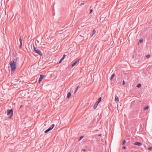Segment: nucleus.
Returning a JSON list of instances; mask_svg holds the SVG:
<instances>
[{"instance_id":"a878e982","label":"nucleus","mask_w":152,"mask_h":152,"mask_svg":"<svg viewBox=\"0 0 152 152\" xmlns=\"http://www.w3.org/2000/svg\"><path fill=\"white\" fill-rule=\"evenodd\" d=\"M22 45L21 44H20V45L19 46V49H21L22 48Z\"/></svg>"},{"instance_id":"c756f323","label":"nucleus","mask_w":152,"mask_h":152,"mask_svg":"<svg viewBox=\"0 0 152 152\" xmlns=\"http://www.w3.org/2000/svg\"><path fill=\"white\" fill-rule=\"evenodd\" d=\"M63 59H62V58H61V59L60 60V61H59V63H58L59 64H60V63L61 61H62V60H63Z\"/></svg>"},{"instance_id":"4468645a","label":"nucleus","mask_w":152,"mask_h":152,"mask_svg":"<svg viewBox=\"0 0 152 152\" xmlns=\"http://www.w3.org/2000/svg\"><path fill=\"white\" fill-rule=\"evenodd\" d=\"M115 76V74H113L110 77V80H112V79Z\"/></svg>"},{"instance_id":"bb28decb","label":"nucleus","mask_w":152,"mask_h":152,"mask_svg":"<svg viewBox=\"0 0 152 152\" xmlns=\"http://www.w3.org/2000/svg\"><path fill=\"white\" fill-rule=\"evenodd\" d=\"M122 84L124 85L125 84V82L124 80H123V81Z\"/></svg>"},{"instance_id":"5701e85b","label":"nucleus","mask_w":152,"mask_h":152,"mask_svg":"<svg viewBox=\"0 0 152 152\" xmlns=\"http://www.w3.org/2000/svg\"><path fill=\"white\" fill-rule=\"evenodd\" d=\"M83 136H81L80 137V139H79V140L80 141V140H81L83 138Z\"/></svg>"},{"instance_id":"c85d7f7f","label":"nucleus","mask_w":152,"mask_h":152,"mask_svg":"<svg viewBox=\"0 0 152 152\" xmlns=\"http://www.w3.org/2000/svg\"><path fill=\"white\" fill-rule=\"evenodd\" d=\"M63 59H62V58H61V59L60 60V61H59V63H58L59 64H60V63L61 61H62V60H63Z\"/></svg>"},{"instance_id":"f257e3e1","label":"nucleus","mask_w":152,"mask_h":152,"mask_svg":"<svg viewBox=\"0 0 152 152\" xmlns=\"http://www.w3.org/2000/svg\"><path fill=\"white\" fill-rule=\"evenodd\" d=\"M16 64L14 60H10L9 64L10 65L12 71H14L16 68Z\"/></svg>"},{"instance_id":"2f4dec72","label":"nucleus","mask_w":152,"mask_h":152,"mask_svg":"<svg viewBox=\"0 0 152 152\" xmlns=\"http://www.w3.org/2000/svg\"><path fill=\"white\" fill-rule=\"evenodd\" d=\"M92 11H93L91 9V10H90V13H91L92 12Z\"/></svg>"},{"instance_id":"f3484780","label":"nucleus","mask_w":152,"mask_h":152,"mask_svg":"<svg viewBox=\"0 0 152 152\" xmlns=\"http://www.w3.org/2000/svg\"><path fill=\"white\" fill-rule=\"evenodd\" d=\"M151 57V56L149 54H148L146 56V57L147 58H149Z\"/></svg>"},{"instance_id":"412c9836","label":"nucleus","mask_w":152,"mask_h":152,"mask_svg":"<svg viewBox=\"0 0 152 152\" xmlns=\"http://www.w3.org/2000/svg\"><path fill=\"white\" fill-rule=\"evenodd\" d=\"M19 41L20 43V44L22 45V39H21V37L19 39Z\"/></svg>"},{"instance_id":"0eeeda50","label":"nucleus","mask_w":152,"mask_h":152,"mask_svg":"<svg viewBox=\"0 0 152 152\" xmlns=\"http://www.w3.org/2000/svg\"><path fill=\"white\" fill-rule=\"evenodd\" d=\"M79 60L80 59L77 60H76L72 65V67H73L74 66H75L76 64L79 62Z\"/></svg>"},{"instance_id":"6e6552de","label":"nucleus","mask_w":152,"mask_h":152,"mask_svg":"<svg viewBox=\"0 0 152 152\" xmlns=\"http://www.w3.org/2000/svg\"><path fill=\"white\" fill-rule=\"evenodd\" d=\"M134 145H138L139 146H140L142 145V144L141 142H136L134 143Z\"/></svg>"},{"instance_id":"b1692460","label":"nucleus","mask_w":152,"mask_h":152,"mask_svg":"<svg viewBox=\"0 0 152 152\" xmlns=\"http://www.w3.org/2000/svg\"><path fill=\"white\" fill-rule=\"evenodd\" d=\"M139 42L140 43L142 42H143V39H140L139 40Z\"/></svg>"},{"instance_id":"20e7f679","label":"nucleus","mask_w":152,"mask_h":152,"mask_svg":"<svg viewBox=\"0 0 152 152\" xmlns=\"http://www.w3.org/2000/svg\"><path fill=\"white\" fill-rule=\"evenodd\" d=\"M55 125L54 124H53L48 129L45 131V133H46L51 130L54 127Z\"/></svg>"},{"instance_id":"6ab92c4d","label":"nucleus","mask_w":152,"mask_h":152,"mask_svg":"<svg viewBox=\"0 0 152 152\" xmlns=\"http://www.w3.org/2000/svg\"><path fill=\"white\" fill-rule=\"evenodd\" d=\"M141 86V85L140 84H138L137 86V87L138 88H140Z\"/></svg>"},{"instance_id":"473e14b6","label":"nucleus","mask_w":152,"mask_h":152,"mask_svg":"<svg viewBox=\"0 0 152 152\" xmlns=\"http://www.w3.org/2000/svg\"><path fill=\"white\" fill-rule=\"evenodd\" d=\"M126 147L125 146H123L122 147V148L124 149H126Z\"/></svg>"},{"instance_id":"7c9ffc66","label":"nucleus","mask_w":152,"mask_h":152,"mask_svg":"<svg viewBox=\"0 0 152 152\" xmlns=\"http://www.w3.org/2000/svg\"><path fill=\"white\" fill-rule=\"evenodd\" d=\"M65 56V55H64V56H63V57L62 58V59H64Z\"/></svg>"},{"instance_id":"1a4fd4ad","label":"nucleus","mask_w":152,"mask_h":152,"mask_svg":"<svg viewBox=\"0 0 152 152\" xmlns=\"http://www.w3.org/2000/svg\"><path fill=\"white\" fill-rule=\"evenodd\" d=\"M34 46V51L35 52V53H36L38 54V50L36 48L34 45H33Z\"/></svg>"},{"instance_id":"aec40b11","label":"nucleus","mask_w":152,"mask_h":152,"mask_svg":"<svg viewBox=\"0 0 152 152\" xmlns=\"http://www.w3.org/2000/svg\"><path fill=\"white\" fill-rule=\"evenodd\" d=\"M39 54L41 56H42V52L39 50Z\"/></svg>"},{"instance_id":"dca6fc26","label":"nucleus","mask_w":152,"mask_h":152,"mask_svg":"<svg viewBox=\"0 0 152 152\" xmlns=\"http://www.w3.org/2000/svg\"><path fill=\"white\" fill-rule=\"evenodd\" d=\"M79 88V86H78L76 88L75 91V94L77 92L78 88Z\"/></svg>"},{"instance_id":"9b49d317","label":"nucleus","mask_w":152,"mask_h":152,"mask_svg":"<svg viewBox=\"0 0 152 152\" xmlns=\"http://www.w3.org/2000/svg\"><path fill=\"white\" fill-rule=\"evenodd\" d=\"M71 96V93L69 92H68L67 94V97L68 98H69Z\"/></svg>"},{"instance_id":"f704fd0d","label":"nucleus","mask_w":152,"mask_h":152,"mask_svg":"<svg viewBox=\"0 0 152 152\" xmlns=\"http://www.w3.org/2000/svg\"><path fill=\"white\" fill-rule=\"evenodd\" d=\"M101 135V134H100L99 135V136H100Z\"/></svg>"},{"instance_id":"7ed1b4c3","label":"nucleus","mask_w":152,"mask_h":152,"mask_svg":"<svg viewBox=\"0 0 152 152\" xmlns=\"http://www.w3.org/2000/svg\"><path fill=\"white\" fill-rule=\"evenodd\" d=\"M55 125L54 124H53L48 129L45 131V133H46L51 130L54 127Z\"/></svg>"},{"instance_id":"423d86ee","label":"nucleus","mask_w":152,"mask_h":152,"mask_svg":"<svg viewBox=\"0 0 152 152\" xmlns=\"http://www.w3.org/2000/svg\"><path fill=\"white\" fill-rule=\"evenodd\" d=\"M13 60H14V62L17 64H18L19 60V58L18 57H16Z\"/></svg>"},{"instance_id":"f8f14e48","label":"nucleus","mask_w":152,"mask_h":152,"mask_svg":"<svg viewBox=\"0 0 152 152\" xmlns=\"http://www.w3.org/2000/svg\"><path fill=\"white\" fill-rule=\"evenodd\" d=\"M102 98L101 97H99L98 98V101L96 102V103H97L98 104L101 102V101Z\"/></svg>"},{"instance_id":"72a5a7b5","label":"nucleus","mask_w":152,"mask_h":152,"mask_svg":"<svg viewBox=\"0 0 152 152\" xmlns=\"http://www.w3.org/2000/svg\"><path fill=\"white\" fill-rule=\"evenodd\" d=\"M83 150L84 151H86V149H83Z\"/></svg>"},{"instance_id":"9d476101","label":"nucleus","mask_w":152,"mask_h":152,"mask_svg":"<svg viewBox=\"0 0 152 152\" xmlns=\"http://www.w3.org/2000/svg\"><path fill=\"white\" fill-rule=\"evenodd\" d=\"M115 101L116 102H118L119 101V98L117 96H115Z\"/></svg>"},{"instance_id":"ddd939ff","label":"nucleus","mask_w":152,"mask_h":152,"mask_svg":"<svg viewBox=\"0 0 152 152\" xmlns=\"http://www.w3.org/2000/svg\"><path fill=\"white\" fill-rule=\"evenodd\" d=\"M98 104L97 103H96L94 106L93 108L94 109H95L97 107V106L98 105Z\"/></svg>"},{"instance_id":"4be33fe9","label":"nucleus","mask_w":152,"mask_h":152,"mask_svg":"<svg viewBox=\"0 0 152 152\" xmlns=\"http://www.w3.org/2000/svg\"><path fill=\"white\" fill-rule=\"evenodd\" d=\"M148 149L149 150H152V147L151 146H149Z\"/></svg>"},{"instance_id":"39448f33","label":"nucleus","mask_w":152,"mask_h":152,"mask_svg":"<svg viewBox=\"0 0 152 152\" xmlns=\"http://www.w3.org/2000/svg\"><path fill=\"white\" fill-rule=\"evenodd\" d=\"M45 75H41L39 78V83L44 78Z\"/></svg>"},{"instance_id":"a211bd4d","label":"nucleus","mask_w":152,"mask_h":152,"mask_svg":"<svg viewBox=\"0 0 152 152\" xmlns=\"http://www.w3.org/2000/svg\"><path fill=\"white\" fill-rule=\"evenodd\" d=\"M149 108V107L148 106H147L146 107H145L144 108V110H146L148 109Z\"/></svg>"},{"instance_id":"393cba45","label":"nucleus","mask_w":152,"mask_h":152,"mask_svg":"<svg viewBox=\"0 0 152 152\" xmlns=\"http://www.w3.org/2000/svg\"><path fill=\"white\" fill-rule=\"evenodd\" d=\"M125 140H124L123 142L122 143V145H124L125 144Z\"/></svg>"},{"instance_id":"2eb2a0df","label":"nucleus","mask_w":152,"mask_h":152,"mask_svg":"<svg viewBox=\"0 0 152 152\" xmlns=\"http://www.w3.org/2000/svg\"><path fill=\"white\" fill-rule=\"evenodd\" d=\"M96 31L95 29H94L93 31V33L91 34V36H92L95 33Z\"/></svg>"},{"instance_id":"cd10ccee","label":"nucleus","mask_w":152,"mask_h":152,"mask_svg":"<svg viewBox=\"0 0 152 152\" xmlns=\"http://www.w3.org/2000/svg\"><path fill=\"white\" fill-rule=\"evenodd\" d=\"M63 59H62V58H61V59L60 60V61H59V63H58L59 64H60V63L61 61H62V60H63Z\"/></svg>"},{"instance_id":"f03ea898","label":"nucleus","mask_w":152,"mask_h":152,"mask_svg":"<svg viewBox=\"0 0 152 152\" xmlns=\"http://www.w3.org/2000/svg\"><path fill=\"white\" fill-rule=\"evenodd\" d=\"M13 110L12 109L8 110L7 112V115L9 116V118H11L13 116Z\"/></svg>"}]
</instances>
